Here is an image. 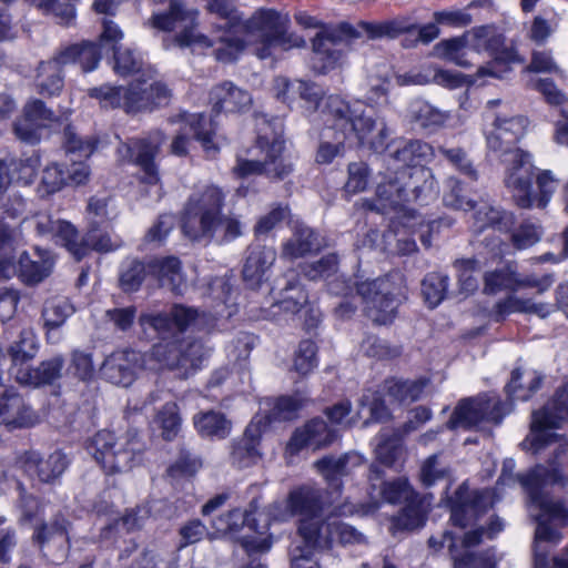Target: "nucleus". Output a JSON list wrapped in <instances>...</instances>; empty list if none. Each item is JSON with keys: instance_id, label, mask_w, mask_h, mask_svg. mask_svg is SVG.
Here are the masks:
<instances>
[{"instance_id": "nucleus-1", "label": "nucleus", "mask_w": 568, "mask_h": 568, "mask_svg": "<svg viewBox=\"0 0 568 568\" xmlns=\"http://www.w3.org/2000/svg\"><path fill=\"white\" fill-rule=\"evenodd\" d=\"M500 100L487 102V119H491L489 129H486V144L490 152L498 156H510L506 170L505 186L511 193L515 203L523 209H529L532 204L530 195V181L534 176V165L529 153L517 148V143L524 136L528 121L525 116L494 113Z\"/></svg>"}, {"instance_id": "nucleus-2", "label": "nucleus", "mask_w": 568, "mask_h": 568, "mask_svg": "<svg viewBox=\"0 0 568 568\" xmlns=\"http://www.w3.org/2000/svg\"><path fill=\"white\" fill-rule=\"evenodd\" d=\"M518 480L528 493L531 505L540 510L536 516L535 568H568V560L557 557L548 559L545 546V544H557L561 539V534L551 523L557 521L564 526L568 520V509L562 501L542 494L546 486L566 481L562 469L555 464H551L550 468L536 466L528 474L518 475Z\"/></svg>"}, {"instance_id": "nucleus-3", "label": "nucleus", "mask_w": 568, "mask_h": 568, "mask_svg": "<svg viewBox=\"0 0 568 568\" xmlns=\"http://www.w3.org/2000/svg\"><path fill=\"white\" fill-rule=\"evenodd\" d=\"M324 112L326 121L332 126L324 132V138H329L332 130H336L343 139L354 138L359 144L378 151L385 146L389 135L384 121H377L363 101L348 103L336 95L326 100Z\"/></svg>"}, {"instance_id": "nucleus-4", "label": "nucleus", "mask_w": 568, "mask_h": 568, "mask_svg": "<svg viewBox=\"0 0 568 568\" xmlns=\"http://www.w3.org/2000/svg\"><path fill=\"white\" fill-rule=\"evenodd\" d=\"M199 11L187 8L183 2L172 0L169 11L155 14L152 19V26L159 30L172 31L180 28L175 41L180 47H191L193 49H209L214 47L213 53L217 61L231 62L235 60L244 49L242 40L234 37H220L212 41L206 36L196 31V20Z\"/></svg>"}, {"instance_id": "nucleus-5", "label": "nucleus", "mask_w": 568, "mask_h": 568, "mask_svg": "<svg viewBox=\"0 0 568 568\" xmlns=\"http://www.w3.org/2000/svg\"><path fill=\"white\" fill-rule=\"evenodd\" d=\"M324 499L321 488L304 484L292 488L286 497L285 505L273 503L267 508V515L276 521H287L298 516L297 534L307 542L320 531L324 523Z\"/></svg>"}, {"instance_id": "nucleus-6", "label": "nucleus", "mask_w": 568, "mask_h": 568, "mask_svg": "<svg viewBox=\"0 0 568 568\" xmlns=\"http://www.w3.org/2000/svg\"><path fill=\"white\" fill-rule=\"evenodd\" d=\"M286 23L287 19L272 9L257 10L244 23L247 41L253 44V51L260 59L305 45L303 38L287 32Z\"/></svg>"}, {"instance_id": "nucleus-7", "label": "nucleus", "mask_w": 568, "mask_h": 568, "mask_svg": "<svg viewBox=\"0 0 568 568\" xmlns=\"http://www.w3.org/2000/svg\"><path fill=\"white\" fill-rule=\"evenodd\" d=\"M224 200L223 191L214 185L191 195L182 215L184 235L191 241L210 242L219 229Z\"/></svg>"}, {"instance_id": "nucleus-8", "label": "nucleus", "mask_w": 568, "mask_h": 568, "mask_svg": "<svg viewBox=\"0 0 568 568\" xmlns=\"http://www.w3.org/2000/svg\"><path fill=\"white\" fill-rule=\"evenodd\" d=\"M354 285L365 305L366 315L377 324L392 322L399 303L406 297L404 277L399 273H390L372 281L355 282Z\"/></svg>"}, {"instance_id": "nucleus-9", "label": "nucleus", "mask_w": 568, "mask_h": 568, "mask_svg": "<svg viewBox=\"0 0 568 568\" xmlns=\"http://www.w3.org/2000/svg\"><path fill=\"white\" fill-rule=\"evenodd\" d=\"M433 148L419 140L406 142L397 149L392 158L407 169L398 172L402 178H408L416 201H427L435 197L438 191L433 172L420 165V162L432 155Z\"/></svg>"}, {"instance_id": "nucleus-10", "label": "nucleus", "mask_w": 568, "mask_h": 568, "mask_svg": "<svg viewBox=\"0 0 568 568\" xmlns=\"http://www.w3.org/2000/svg\"><path fill=\"white\" fill-rule=\"evenodd\" d=\"M516 60V54L513 51L503 50L497 53L493 60L479 67L473 75H464L459 72L438 68H429L425 71V74H418L417 79L413 80V82L418 84L434 82L436 84L454 89L463 87L464 84H474L478 80H484L485 78L503 80L511 71L510 63Z\"/></svg>"}, {"instance_id": "nucleus-11", "label": "nucleus", "mask_w": 568, "mask_h": 568, "mask_svg": "<svg viewBox=\"0 0 568 568\" xmlns=\"http://www.w3.org/2000/svg\"><path fill=\"white\" fill-rule=\"evenodd\" d=\"M257 128L256 148L264 154V175L275 181L284 180L294 171V164L284 155L282 121L280 119L267 120L262 116Z\"/></svg>"}, {"instance_id": "nucleus-12", "label": "nucleus", "mask_w": 568, "mask_h": 568, "mask_svg": "<svg viewBox=\"0 0 568 568\" xmlns=\"http://www.w3.org/2000/svg\"><path fill=\"white\" fill-rule=\"evenodd\" d=\"M511 409V405L503 403L498 396L479 395L462 399L447 422V427L477 428L483 424H499Z\"/></svg>"}, {"instance_id": "nucleus-13", "label": "nucleus", "mask_w": 568, "mask_h": 568, "mask_svg": "<svg viewBox=\"0 0 568 568\" xmlns=\"http://www.w3.org/2000/svg\"><path fill=\"white\" fill-rule=\"evenodd\" d=\"M359 38V32L349 23H341L336 28H324L312 42L311 64L315 72L325 74L344 62L345 54L339 45Z\"/></svg>"}, {"instance_id": "nucleus-14", "label": "nucleus", "mask_w": 568, "mask_h": 568, "mask_svg": "<svg viewBox=\"0 0 568 568\" xmlns=\"http://www.w3.org/2000/svg\"><path fill=\"white\" fill-rule=\"evenodd\" d=\"M126 447H116V439L109 430L98 432L91 439L88 450L93 458L109 473L124 471L133 466L135 444H138V429L128 432Z\"/></svg>"}, {"instance_id": "nucleus-15", "label": "nucleus", "mask_w": 568, "mask_h": 568, "mask_svg": "<svg viewBox=\"0 0 568 568\" xmlns=\"http://www.w3.org/2000/svg\"><path fill=\"white\" fill-rule=\"evenodd\" d=\"M566 419H568V383L551 403L534 413L531 433L524 444L529 442L532 453H538L554 437V434L548 430L558 428Z\"/></svg>"}, {"instance_id": "nucleus-16", "label": "nucleus", "mask_w": 568, "mask_h": 568, "mask_svg": "<svg viewBox=\"0 0 568 568\" xmlns=\"http://www.w3.org/2000/svg\"><path fill=\"white\" fill-rule=\"evenodd\" d=\"M494 493L489 489L470 491L466 484L458 487L450 501V520L454 526H470L479 515L494 506Z\"/></svg>"}, {"instance_id": "nucleus-17", "label": "nucleus", "mask_w": 568, "mask_h": 568, "mask_svg": "<svg viewBox=\"0 0 568 568\" xmlns=\"http://www.w3.org/2000/svg\"><path fill=\"white\" fill-rule=\"evenodd\" d=\"M70 521L61 514L34 527L32 539L52 562L65 559L69 550Z\"/></svg>"}, {"instance_id": "nucleus-18", "label": "nucleus", "mask_w": 568, "mask_h": 568, "mask_svg": "<svg viewBox=\"0 0 568 568\" xmlns=\"http://www.w3.org/2000/svg\"><path fill=\"white\" fill-rule=\"evenodd\" d=\"M39 423V415L13 386L0 389V425L9 429L32 427Z\"/></svg>"}, {"instance_id": "nucleus-19", "label": "nucleus", "mask_w": 568, "mask_h": 568, "mask_svg": "<svg viewBox=\"0 0 568 568\" xmlns=\"http://www.w3.org/2000/svg\"><path fill=\"white\" fill-rule=\"evenodd\" d=\"M484 529L478 528L467 531L460 544L452 542L449 554L454 562V568H496L497 560L491 550L483 552H471L470 548L480 544Z\"/></svg>"}, {"instance_id": "nucleus-20", "label": "nucleus", "mask_w": 568, "mask_h": 568, "mask_svg": "<svg viewBox=\"0 0 568 568\" xmlns=\"http://www.w3.org/2000/svg\"><path fill=\"white\" fill-rule=\"evenodd\" d=\"M336 437L335 430L329 428L322 418H313L294 430L285 452L294 456L306 447L314 450L321 449L331 445Z\"/></svg>"}, {"instance_id": "nucleus-21", "label": "nucleus", "mask_w": 568, "mask_h": 568, "mask_svg": "<svg viewBox=\"0 0 568 568\" xmlns=\"http://www.w3.org/2000/svg\"><path fill=\"white\" fill-rule=\"evenodd\" d=\"M89 95L100 100L103 106L122 108L128 114H136L141 110L142 82L136 79L125 89L103 84L89 89Z\"/></svg>"}, {"instance_id": "nucleus-22", "label": "nucleus", "mask_w": 568, "mask_h": 568, "mask_svg": "<svg viewBox=\"0 0 568 568\" xmlns=\"http://www.w3.org/2000/svg\"><path fill=\"white\" fill-rule=\"evenodd\" d=\"M189 133H193L194 139L201 142L207 154L217 152L219 148L213 142V121L207 120L204 114L197 113L187 116L182 132L173 140L171 149L175 155L182 156L187 153Z\"/></svg>"}, {"instance_id": "nucleus-23", "label": "nucleus", "mask_w": 568, "mask_h": 568, "mask_svg": "<svg viewBox=\"0 0 568 568\" xmlns=\"http://www.w3.org/2000/svg\"><path fill=\"white\" fill-rule=\"evenodd\" d=\"M404 179L400 174L395 178L385 175L384 181L378 182L376 187V203L365 201L364 205L372 211L381 212L403 209L405 203L412 199L416 200L409 181L405 184L400 183Z\"/></svg>"}, {"instance_id": "nucleus-24", "label": "nucleus", "mask_w": 568, "mask_h": 568, "mask_svg": "<svg viewBox=\"0 0 568 568\" xmlns=\"http://www.w3.org/2000/svg\"><path fill=\"white\" fill-rule=\"evenodd\" d=\"M144 276L158 282L175 295H181L185 287V276L182 263L175 256L154 257L144 266Z\"/></svg>"}, {"instance_id": "nucleus-25", "label": "nucleus", "mask_w": 568, "mask_h": 568, "mask_svg": "<svg viewBox=\"0 0 568 568\" xmlns=\"http://www.w3.org/2000/svg\"><path fill=\"white\" fill-rule=\"evenodd\" d=\"M139 353L131 349L116 351L110 354L100 368L103 378L123 387L130 386L136 378Z\"/></svg>"}, {"instance_id": "nucleus-26", "label": "nucleus", "mask_w": 568, "mask_h": 568, "mask_svg": "<svg viewBox=\"0 0 568 568\" xmlns=\"http://www.w3.org/2000/svg\"><path fill=\"white\" fill-rule=\"evenodd\" d=\"M364 541V536L353 526L337 520L334 517L325 518L320 531L307 542L311 548L328 549L333 544L354 545Z\"/></svg>"}, {"instance_id": "nucleus-27", "label": "nucleus", "mask_w": 568, "mask_h": 568, "mask_svg": "<svg viewBox=\"0 0 568 568\" xmlns=\"http://www.w3.org/2000/svg\"><path fill=\"white\" fill-rule=\"evenodd\" d=\"M209 103L215 114L222 112H241L251 103V94L230 81H224L210 90Z\"/></svg>"}, {"instance_id": "nucleus-28", "label": "nucleus", "mask_w": 568, "mask_h": 568, "mask_svg": "<svg viewBox=\"0 0 568 568\" xmlns=\"http://www.w3.org/2000/svg\"><path fill=\"white\" fill-rule=\"evenodd\" d=\"M52 266V260L40 252H36L33 255L23 252L18 260V265L10 263L3 271V275L10 277L17 274L27 284H38L50 275Z\"/></svg>"}, {"instance_id": "nucleus-29", "label": "nucleus", "mask_w": 568, "mask_h": 568, "mask_svg": "<svg viewBox=\"0 0 568 568\" xmlns=\"http://www.w3.org/2000/svg\"><path fill=\"white\" fill-rule=\"evenodd\" d=\"M63 367L64 358L61 355H55L40 362L37 367L18 369L14 378L17 383L24 386L51 385L61 378Z\"/></svg>"}, {"instance_id": "nucleus-30", "label": "nucleus", "mask_w": 568, "mask_h": 568, "mask_svg": "<svg viewBox=\"0 0 568 568\" xmlns=\"http://www.w3.org/2000/svg\"><path fill=\"white\" fill-rule=\"evenodd\" d=\"M276 252L273 247L253 244L243 266V280L251 288H256L265 272L274 264Z\"/></svg>"}, {"instance_id": "nucleus-31", "label": "nucleus", "mask_w": 568, "mask_h": 568, "mask_svg": "<svg viewBox=\"0 0 568 568\" xmlns=\"http://www.w3.org/2000/svg\"><path fill=\"white\" fill-rule=\"evenodd\" d=\"M162 142L163 135L159 131L150 133L148 142L144 141V195L150 196L155 202L163 196L158 166L154 163V156L159 152Z\"/></svg>"}, {"instance_id": "nucleus-32", "label": "nucleus", "mask_w": 568, "mask_h": 568, "mask_svg": "<svg viewBox=\"0 0 568 568\" xmlns=\"http://www.w3.org/2000/svg\"><path fill=\"white\" fill-rule=\"evenodd\" d=\"M260 429L257 425L250 424L243 436L233 440L231 446V463L239 468L255 465L262 457L258 449Z\"/></svg>"}, {"instance_id": "nucleus-33", "label": "nucleus", "mask_w": 568, "mask_h": 568, "mask_svg": "<svg viewBox=\"0 0 568 568\" xmlns=\"http://www.w3.org/2000/svg\"><path fill=\"white\" fill-rule=\"evenodd\" d=\"M318 234L307 225H296L292 236L283 244L281 256L286 260L302 258L321 250Z\"/></svg>"}, {"instance_id": "nucleus-34", "label": "nucleus", "mask_w": 568, "mask_h": 568, "mask_svg": "<svg viewBox=\"0 0 568 568\" xmlns=\"http://www.w3.org/2000/svg\"><path fill=\"white\" fill-rule=\"evenodd\" d=\"M368 480L373 489L378 488L382 498L390 504L410 503L415 499L414 490L405 479L386 483L383 480V470L378 464L369 467Z\"/></svg>"}, {"instance_id": "nucleus-35", "label": "nucleus", "mask_w": 568, "mask_h": 568, "mask_svg": "<svg viewBox=\"0 0 568 568\" xmlns=\"http://www.w3.org/2000/svg\"><path fill=\"white\" fill-rule=\"evenodd\" d=\"M67 466V456L60 450L53 452L45 458L37 453H31L26 460L27 471L36 475L42 483H50L58 478Z\"/></svg>"}, {"instance_id": "nucleus-36", "label": "nucleus", "mask_w": 568, "mask_h": 568, "mask_svg": "<svg viewBox=\"0 0 568 568\" xmlns=\"http://www.w3.org/2000/svg\"><path fill=\"white\" fill-rule=\"evenodd\" d=\"M308 303V295L304 290L298 276L292 274L284 280L283 286L278 290L276 302L273 307L286 314L295 315Z\"/></svg>"}, {"instance_id": "nucleus-37", "label": "nucleus", "mask_w": 568, "mask_h": 568, "mask_svg": "<svg viewBox=\"0 0 568 568\" xmlns=\"http://www.w3.org/2000/svg\"><path fill=\"white\" fill-rule=\"evenodd\" d=\"M364 464L363 457L357 453H349L339 458L324 457L315 463L329 485L339 490V477L351 474L352 469Z\"/></svg>"}, {"instance_id": "nucleus-38", "label": "nucleus", "mask_w": 568, "mask_h": 568, "mask_svg": "<svg viewBox=\"0 0 568 568\" xmlns=\"http://www.w3.org/2000/svg\"><path fill=\"white\" fill-rule=\"evenodd\" d=\"M58 57L64 65L79 63L84 72H89L94 70L101 60L100 45L97 42L83 41L64 48Z\"/></svg>"}, {"instance_id": "nucleus-39", "label": "nucleus", "mask_w": 568, "mask_h": 568, "mask_svg": "<svg viewBox=\"0 0 568 568\" xmlns=\"http://www.w3.org/2000/svg\"><path fill=\"white\" fill-rule=\"evenodd\" d=\"M38 165V158L16 159L8 156L0 159V193L8 189L16 174H18L19 180L30 183Z\"/></svg>"}, {"instance_id": "nucleus-40", "label": "nucleus", "mask_w": 568, "mask_h": 568, "mask_svg": "<svg viewBox=\"0 0 568 568\" xmlns=\"http://www.w3.org/2000/svg\"><path fill=\"white\" fill-rule=\"evenodd\" d=\"M64 63L59 60L58 54L49 60L40 62L37 69L38 92L44 97H53L61 92L63 88L62 68Z\"/></svg>"}, {"instance_id": "nucleus-41", "label": "nucleus", "mask_w": 568, "mask_h": 568, "mask_svg": "<svg viewBox=\"0 0 568 568\" xmlns=\"http://www.w3.org/2000/svg\"><path fill=\"white\" fill-rule=\"evenodd\" d=\"M473 230L480 233L486 229H494L500 232H507L515 223L511 213L500 211L486 203L481 204L474 213Z\"/></svg>"}, {"instance_id": "nucleus-42", "label": "nucleus", "mask_w": 568, "mask_h": 568, "mask_svg": "<svg viewBox=\"0 0 568 568\" xmlns=\"http://www.w3.org/2000/svg\"><path fill=\"white\" fill-rule=\"evenodd\" d=\"M275 83L282 88L277 92V98L284 102L290 100L288 92L298 93L300 98L304 100L306 110L314 111L317 109L320 101L323 98V90L321 87L304 81H295L291 83L286 78H277Z\"/></svg>"}, {"instance_id": "nucleus-43", "label": "nucleus", "mask_w": 568, "mask_h": 568, "mask_svg": "<svg viewBox=\"0 0 568 568\" xmlns=\"http://www.w3.org/2000/svg\"><path fill=\"white\" fill-rule=\"evenodd\" d=\"M542 381L544 376L536 371L517 368L511 373L506 392L511 398L527 400L540 388Z\"/></svg>"}, {"instance_id": "nucleus-44", "label": "nucleus", "mask_w": 568, "mask_h": 568, "mask_svg": "<svg viewBox=\"0 0 568 568\" xmlns=\"http://www.w3.org/2000/svg\"><path fill=\"white\" fill-rule=\"evenodd\" d=\"M446 114L424 100H414L406 112L407 121L419 129H436L446 121Z\"/></svg>"}, {"instance_id": "nucleus-45", "label": "nucleus", "mask_w": 568, "mask_h": 568, "mask_svg": "<svg viewBox=\"0 0 568 568\" xmlns=\"http://www.w3.org/2000/svg\"><path fill=\"white\" fill-rule=\"evenodd\" d=\"M414 28L415 24L408 18L399 17L378 23L361 21L355 29L359 32V36L364 32L369 39H381L396 38L402 33L412 31Z\"/></svg>"}, {"instance_id": "nucleus-46", "label": "nucleus", "mask_w": 568, "mask_h": 568, "mask_svg": "<svg viewBox=\"0 0 568 568\" xmlns=\"http://www.w3.org/2000/svg\"><path fill=\"white\" fill-rule=\"evenodd\" d=\"M197 433L203 437L225 438L231 430V422L215 410L200 412L193 417Z\"/></svg>"}, {"instance_id": "nucleus-47", "label": "nucleus", "mask_w": 568, "mask_h": 568, "mask_svg": "<svg viewBox=\"0 0 568 568\" xmlns=\"http://www.w3.org/2000/svg\"><path fill=\"white\" fill-rule=\"evenodd\" d=\"M258 508L257 499H253L250 503L248 509L241 510L239 508L229 511L213 520V528L215 529V536L217 534H226L239 531L243 526L247 525L253 528L254 519L252 515L256 513Z\"/></svg>"}, {"instance_id": "nucleus-48", "label": "nucleus", "mask_w": 568, "mask_h": 568, "mask_svg": "<svg viewBox=\"0 0 568 568\" xmlns=\"http://www.w3.org/2000/svg\"><path fill=\"white\" fill-rule=\"evenodd\" d=\"M51 235L58 244L64 246L77 261L83 258L87 254L84 239H81L72 224L65 221H55L51 223Z\"/></svg>"}, {"instance_id": "nucleus-49", "label": "nucleus", "mask_w": 568, "mask_h": 568, "mask_svg": "<svg viewBox=\"0 0 568 568\" xmlns=\"http://www.w3.org/2000/svg\"><path fill=\"white\" fill-rule=\"evenodd\" d=\"M427 384V379L399 381L392 378L385 382L384 389L395 402L410 403L420 397Z\"/></svg>"}, {"instance_id": "nucleus-50", "label": "nucleus", "mask_w": 568, "mask_h": 568, "mask_svg": "<svg viewBox=\"0 0 568 568\" xmlns=\"http://www.w3.org/2000/svg\"><path fill=\"white\" fill-rule=\"evenodd\" d=\"M38 352L36 334L30 328L22 329L18 338L11 343L7 353L14 365L32 359Z\"/></svg>"}, {"instance_id": "nucleus-51", "label": "nucleus", "mask_w": 568, "mask_h": 568, "mask_svg": "<svg viewBox=\"0 0 568 568\" xmlns=\"http://www.w3.org/2000/svg\"><path fill=\"white\" fill-rule=\"evenodd\" d=\"M73 307L68 298L62 296L52 297L45 301L42 318L44 325L49 328L61 326L65 320L73 313Z\"/></svg>"}, {"instance_id": "nucleus-52", "label": "nucleus", "mask_w": 568, "mask_h": 568, "mask_svg": "<svg viewBox=\"0 0 568 568\" xmlns=\"http://www.w3.org/2000/svg\"><path fill=\"white\" fill-rule=\"evenodd\" d=\"M449 277L440 273H429L422 282V294L429 307H436L446 296Z\"/></svg>"}, {"instance_id": "nucleus-53", "label": "nucleus", "mask_w": 568, "mask_h": 568, "mask_svg": "<svg viewBox=\"0 0 568 568\" xmlns=\"http://www.w3.org/2000/svg\"><path fill=\"white\" fill-rule=\"evenodd\" d=\"M467 38V44L474 52L496 51L501 44L500 36H497L489 27H478L463 36Z\"/></svg>"}, {"instance_id": "nucleus-54", "label": "nucleus", "mask_w": 568, "mask_h": 568, "mask_svg": "<svg viewBox=\"0 0 568 568\" xmlns=\"http://www.w3.org/2000/svg\"><path fill=\"white\" fill-rule=\"evenodd\" d=\"M467 41V38L459 37L442 41L438 45L443 49L445 59L462 68H469L473 65L469 59V52L473 50Z\"/></svg>"}, {"instance_id": "nucleus-55", "label": "nucleus", "mask_w": 568, "mask_h": 568, "mask_svg": "<svg viewBox=\"0 0 568 568\" xmlns=\"http://www.w3.org/2000/svg\"><path fill=\"white\" fill-rule=\"evenodd\" d=\"M425 510L420 503L412 500L393 519L394 530H414L424 525Z\"/></svg>"}, {"instance_id": "nucleus-56", "label": "nucleus", "mask_w": 568, "mask_h": 568, "mask_svg": "<svg viewBox=\"0 0 568 568\" xmlns=\"http://www.w3.org/2000/svg\"><path fill=\"white\" fill-rule=\"evenodd\" d=\"M155 422L159 424L163 439L173 440L181 429V417L175 403H166L159 412Z\"/></svg>"}, {"instance_id": "nucleus-57", "label": "nucleus", "mask_w": 568, "mask_h": 568, "mask_svg": "<svg viewBox=\"0 0 568 568\" xmlns=\"http://www.w3.org/2000/svg\"><path fill=\"white\" fill-rule=\"evenodd\" d=\"M443 202L446 206L455 210L469 211L476 209L475 202L463 195L462 183L456 178L446 180Z\"/></svg>"}, {"instance_id": "nucleus-58", "label": "nucleus", "mask_w": 568, "mask_h": 568, "mask_svg": "<svg viewBox=\"0 0 568 568\" xmlns=\"http://www.w3.org/2000/svg\"><path fill=\"white\" fill-rule=\"evenodd\" d=\"M338 268V257L336 254H327L318 261L302 266L303 274L312 280L328 278L334 275Z\"/></svg>"}, {"instance_id": "nucleus-59", "label": "nucleus", "mask_w": 568, "mask_h": 568, "mask_svg": "<svg viewBox=\"0 0 568 568\" xmlns=\"http://www.w3.org/2000/svg\"><path fill=\"white\" fill-rule=\"evenodd\" d=\"M172 92L161 80H154L144 88V111H153L169 105Z\"/></svg>"}, {"instance_id": "nucleus-60", "label": "nucleus", "mask_w": 568, "mask_h": 568, "mask_svg": "<svg viewBox=\"0 0 568 568\" xmlns=\"http://www.w3.org/2000/svg\"><path fill=\"white\" fill-rule=\"evenodd\" d=\"M348 178L345 183V191L347 193L356 194L366 190L371 171L365 162H352L347 168Z\"/></svg>"}, {"instance_id": "nucleus-61", "label": "nucleus", "mask_w": 568, "mask_h": 568, "mask_svg": "<svg viewBox=\"0 0 568 568\" xmlns=\"http://www.w3.org/2000/svg\"><path fill=\"white\" fill-rule=\"evenodd\" d=\"M316 353L317 347L314 342L310 339L302 341L295 352L294 369L301 375L312 372L317 364Z\"/></svg>"}, {"instance_id": "nucleus-62", "label": "nucleus", "mask_w": 568, "mask_h": 568, "mask_svg": "<svg viewBox=\"0 0 568 568\" xmlns=\"http://www.w3.org/2000/svg\"><path fill=\"white\" fill-rule=\"evenodd\" d=\"M67 185V174L63 168L58 163L48 165L41 176L39 191L43 194H52Z\"/></svg>"}, {"instance_id": "nucleus-63", "label": "nucleus", "mask_w": 568, "mask_h": 568, "mask_svg": "<svg viewBox=\"0 0 568 568\" xmlns=\"http://www.w3.org/2000/svg\"><path fill=\"white\" fill-rule=\"evenodd\" d=\"M119 285L125 293L138 292L142 285V263L132 260L122 266Z\"/></svg>"}, {"instance_id": "nucleus-64", "label": "nucleus", "mask_w": 568, "mask_h": 568, "mask_svg": "<svg viewBox=\"0 0 568 568\" xmlns=\"http://www.w3.org/2000/svg\"><path fill=\"white\" fill-rule=\"evenodd\" d=\"M517 275L509 270H499L485 275L484 291L494 294L501 290L516 291Z\"/></svg>"}]
</instances>
